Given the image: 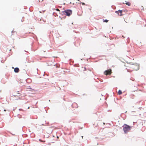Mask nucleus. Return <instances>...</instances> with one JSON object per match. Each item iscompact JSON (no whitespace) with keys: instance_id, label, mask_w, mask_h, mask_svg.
Masks as SVG:
<instances>
[{"instance_id":"8","label":"nucleus","mask_w":146,"mask_h":146,"mask_svg":"<svg viewBox=\"0 0 146 146\" xmlns=\"http://www.w3.org/2000/svg\"><path fill=\"white\" fill-rule=\"evenodd\" d=\"M125 4L128 6H130L131 5V3L129 2L125 1Z\"/></svg>"},{"instance_id":"4","label":"nucleus","mask_w":146,"mask_h":146,"mask_svg":"<svg viewBox=\"0 0 146 146\" xmlns=\"http://www.w3.org/2000/svg\"><path fill=\"white\" fill-rule=\"evenodd\" d=\"M112 72L111 69H109L106 70L104 72V74L106 75H110L111 74Z\"/></svg>"},{"instance_id":"16","label":"nucleus","mask_w":146,"mask_h":146,"mask_svg":"<svg viewBox=\"0 0 146 146\" xmlns=\"http://www.w3.org/2000/svg\"><path fill=\"white\" fill-rule=\"evenodd\" d=\"M29 107L28 108V109H29Z\"/></svg>"},{"instance_id":"9","label":"nucleus","mask_w":146,"mask_h":146,"mask_svg":"<svg viewBox=\"0 0 146 146\" xmlns=\"http://www.w3.org/2000/svg\"><path fill=\"white\" fill-rule=\"evenodd\" d=\"M122 94V92L121 91V90H119L118 91V94L119 95H120Z\"/></svg>"},{"instance_id":"12","label":"nucleus","mask_w":146,"mask_h":146,"mask_svg":"<svg viewBox=\"0 0 146 146\" xmlns=\"http://www.w3.org/2000/svg\"><path fill=\"white\" fill-rule=\"evenodd\" d=\"M56 11H60V10H59V9H56Z\"/></svg>"},{"instance_id":"11","label":"nucleus","mask_w":146,"mask_h":146,"mask_svg":"<svg viewBox=\"0 0 146 146\" xmlns=\"http://www.w3.org/2000/svg\"><path fill=\"white\" fill-rule=\"evenodd\" d=\"M39 141H41V142H45V141H42V140H41V139H39Z\"/></svg>"},{"instance_id":"5","label":"nucleus","mask_w":146,"mask_h":146,"mask_svg":"<svg viewBox=\"0 0 146 146\" xmlns=\"http://www.w3.org/2000/svg\"><path fill=\"white\" fill-rule=\"evenodd\" d=\"M123 11L122 10H118L115 11V13H117L119 15L122 16L123 15L122 14Z\"/></svg>"},{"instance_id":"7","label":"nucleus","mask_w":146,"mask_h":146,"mask_svg":"<svg viewBox=\"0 0 146 146\" xmlns=\"http://www.w3.org/2000/svg\"><path fill=\"white\" fill-rule=\"evenodd\" d=\"M14 71L15 72L17 73L19 72V70L18 68H16L14 69Z\"/></svg>"},{"instance_id":"17","label":"nucleus","mask_w":146,"mask_h":146,"mask_svg":"<svg viewBox=\"0 0 146 146\" xmlns=\"http://www.w3.org/2000/svg\"><path fill=\"white\" fill-rule=\"evenodd\" d=\"M4 110V111H6L5 110Z\"/></svg>"},{"instance_id":"14","label":"nucleus","mask_w":146,"mask_h":146,"mask_svg":"<svg viewBox=\"0 0 146 146\" xmlns=\"http://www.w3.org/2000/svg\"><path fill=\"white\" fill-rule=\"evenodd\" d=\"M82 3V5H85V3Z\"/></svg>"},{"instance_id":"3","label":"nucleus","mask_w":146,"mask_h":146,"mask_svg":"<svg viewBox=\"0 0 146 146\" xmlns=\"http://www.w3.org/2000/svg\"><path fill=\"white\" fill-rule=\"evenodd\" d=\"M62 13L63 14L69 16L72 14V11L71 10L67 9L63 11Z\"/></svg>"},{"instance_id":"6","label":"nucleus","mask_w":146,"mask_h":146,"mask_svg":"<svg viewBox=\"0 0 146 146\" xmlns=\"http://www.w3.org/2000/svg\"><path fill=\"white\" fill-rule=\"evenodd\" d=\"M72 106L73 108H78V106L77 103H74L72 105Z\"/></svg>"},{"instance_id":"2","label":"nucleus","mask_w":146,"mask_h":146,"mask_svg":"<svg viewBox=\"0 0 146 146\" xmlns=\"http://www.w3.org/2000/svg\"><path fill=\"white\" fill-rule=\"evenodd\" d=\"M131 127L126 124H124L123 126V130L125 133L129 131L131 129Z\"/></svg>"},{"instance_id":"10","label":"nucleus","mask_w":146,"mask_h":146,"mask_svg":"<svg viewBox=\"0 0 146 146\" xmlns=\"http://www.w3.org/2000/svg\"><path fill=\"white\" fill-rule=\"evenodd\" d=\"M103 22H104L107 23L108 21V20H107V19H105V20L103 19Z\"/></svg>"},{"instance_id":"1","label":"nucleus","mask_w":146,"mask_h":146,"mask_svg":"<svg viewBox=\"0 0 146 146\" xmlns=\"http://www.w3.org/2000/svg\"><path fill=\"white\" fill-rule=\"evenodd\" d=\"M139 68V65L137 63L131 64L128 68L127 70L129 72H131L133 70H137Z\"/></svg>"},{"instance_id":"15","label":"nucleus","mask_w":146,"mask_h":146,"mask_svg":"<svg viewBox=\"0 0 146 146\" xmlns=\"http://www.w3.org/2000/svg\"><path fill=\"white\" fill-rule=\"evenodd\" d=\"M57 138H58V136L57 137Z\"/></svg>"},{"instance_id":"13","label":"nucleus","mask_w":146,"mask_h":146,"mask_svg":"<svg viewBox=\"0 0 146 146\" xmlns=\"http://www.w3.org/2000/svg\"><path fill=\"white\" fill-rule=\"evenodd\" d=\"M84 70H86V68H85V67H84Z\"/></svg>"}]
</instances>
